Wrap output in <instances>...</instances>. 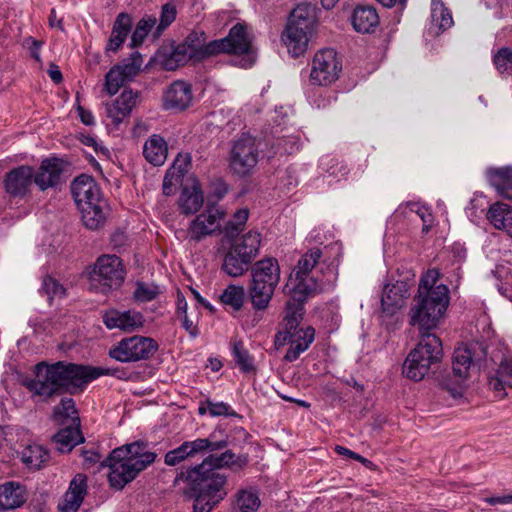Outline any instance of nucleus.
I'll return each instance as SVG.
<instances>
[{"label":"nucleus","mask_w":512,"mask_h":512,"mask_svg":"<svg viewBox=\"0 0 512 512\" xmlns=\"http://www.w3.org/2000/svg\"><path fill=\"white\" fill-rule=\"evenodd\" d=\"M322 256L318 248L308 250L299 260L293 270L295 278L291 275L284 287V293L289 296L285 305L284 318L281 329L276 333L274 344L277 348L289 344L284 359L288 362L296 361L305 352L315 339V329L311 326L300 328L305 313V303L317 290V282L309 273L316 266Z\"/></svg>","instance_id":"obj_1"},{"label":"nucleus","mask_w":512,"mask_h":512,"mask_svg":"<svg viewBox=\"0 0 512 512\" xmlns=\"http://www.w3.org/2000/svg\"><path fill=\"white\" fill-rule=\"evenodd\" d=\"M35 377L23 382L24 386L43 400L62 392L76 394L84 390L82 365L58 361L53 364L40 362L35 366Z\"/></svg>","instance_id":"obj_2"},{"label":"nucleus","mask_w":512,"mask_h":512,"mask_svg":"<svg viewBox=\"0 0 512 512\" xmlns=\"http://www.w3.org/2000/svg\"><path fill=\"white\" fill-rule=\"evenodd\" d=\"M440 272L429 269L420 280L415 304L410 309V324L420 330H433L449 305V289L444 284L437 285Z\"/></svg>","instance_id":"obj_3"},{"label":"nucleus","mask_w":512,"mask_h":512,"mask_svg":"<svg viewBox=\"0 0 512 512\" xmlns=\"http://www.w3.org/2000/svg\"><path fill=\"white\" fill-rule=\"evenodd\" d=\"M156 457L157 454L149 451L145 442L136 441L115 448L102 463V466L109 467L110 485L120 490L151 465Z\"/></svg>","instance_id":"obj_4"},{"label":"nucleus","mask_w":512,"mask_h":512,"mask_svg":"<svg viewBox=\"0 0 512 512\" xmlns=\"http://www.w3.org/2000/svg\"><path fill=\"white\" fill-rule=\"evenodd\" d=\"M251 282L248 294L256 310L268 307L280 281V266L276 258L268 257L254 263L251 267Z\"/></svg>","instance_id":"obj_5"},{"label":"nucleus","mask_w":512,"mask_h":512,"mask_svg":"<svg viewBox=\"0 0 512 512\" xmlns=\"http://www.w3.org/2000/svg\"><path fill=\"white\" fill-rule=\"evenodd\" d=\"M180 481L189 483L194 492L208 495V497H212L216 501H221L228 495L226 489L227 475L211 468L209 465L202 468V462L181 470L175 478V482Z\"/></svg>","instance_id":"obj_6"},{"label":"nucleus","mask_w":512,"mask_h":512,"mask_svg":"<svg viewBox=\"0 0 512 512\" xmlns=\"http://www.w3.org/2000/svg\"><path fill=\"white\" fill-rule=\"evenodd\" d=\"M487 356V347L479 342L459 346L454 350L452 373L454 380H443L442 385L454 397L461 394L462 384L468 377L471 366L480 363Z\"/></svg>","instance_id":"obj_7"},{"label":"nucleus","mask_w":512,"mask_h":512,"mask_svg":"<svg viewBox=\"0 0 512 512\" xmlns=\"http://www.w3.org/2000/svg\"><path fill=\"white\" fill-rule=\"evenodd\" d=\"M88 275L90 289L107 294L122 285L126 270L121 259L116 255H102L97 258Z\"/></svg>","instance_id":"obj_8"},{"label":"nucleus","mask_w":512,"mask_h":512,"mask_svg":"<svg viewBox=\"0 0 512 512\" xmlns=\"http://www.w3.org/2000/svg\"><path fill=\"white\" fill-rule=\"evenodd\" d=\"M158 343L145 336L134 335L121 339L109 350V356L122 363L150 359L158 350Z\"/></svg>","instance_id":"obj_9"},{"label":"nucleus","mask_w":512,"mask_h":512,"mask_svg":"<svg viewBox=\"0 0 512 512\" xmlns=\"http://www.w3.org/2000/svg\"><path fill=\"white\" fill-rule=\"evenodd\" d=\"M259 155L256 139L242 134L232 143L228 159L229 167L237 176H249L259 161Z\"/></svg>","instance_id":"obj_10"},{"label":"nucleus","mask_w":512,"mask_h":512,"mask_svg":"<svg viewBox=\"0 0 512 512\" xmlns=\"http://www.w3.org/2000/svg\"><path fill=\"white\" fill-rule=\"evenodd\" d=\"M342 71V63L332 48L321 49L312 60L309 82L314 86H328L334 83Z\"/></svg>","instance_id":"obj_11"},{"label":"nucleus","mask_w":512,"mask_h":512,"mask_svg":"<svg viewBox=\"0 0 512 512\" xmlns=\"http://www.w3.org/2000/svg\"><path fill=\"white\" fill-rule=\"evenodd\" d=\"M227 445L228 441L226 439L214 440L212 436L184 441L180 446L165 454L164 462L168 466H176L196 455L223 450Z\"/></svg>","instance_id":"obj_12"},{"label":"nucleus","mask_w":512,"mask_h":512,"mask_svg":"<svg viewBox=\"0 0 512 512\" xmlns=\"http://www.w3.org/2000/svg\"><path fill=\"white\" fill-rule=\"evenodd\" d=\"M224 213L214 205H208L207 209L198 215L189 225L187 237L190 241L200 242L205 237L217 232L220 228V219Z\"/></svg>","instance_id":"obj_13"},{"label":"nucleus","mask_w":512,"mask_h":512,"mask_svg":"<svg viewBox=\"0 0 512 512\" xmlns=\"http://www.w3.org/2000/svg\"><path fill=\"white\" fill-rule=\"evenodd\" d=\"M35 182L32 167L22 165L9 171L4 179L5 191L12 197H24Z\"/></svg>","instance_id":"obj_14"},{"label":"nucleus","mask_w":512,"mask_h":512,"mask_svg":"<svg viewBox=\"0 0 512 512\" xmlns=\"http://www.w3.org/2000/svg\"><path fill=\"white\" fill-rule=\"evenodd\" d=\"M217 52L219 53H233V54H245L249 51L251 41L247 34V27L244 24L237 23L234 25L229 34L216 40Z\"/></svg>","instance_id":"obj_15"},{"label":"nucleus","mask_w":512,"mask_h":512,"mask_svg":"<svg viewBox=\"0 0 512 512\" xmlns=\"http://www.w3.org/2000/svg\"><path fill=\"white\" fill-rule=\"evenodd\" d=\"M249 462L247 454H235L232 450L226 449L221 453L217 451L210 454L202 460V468L210 466L213 469L221 471V469H229L232 472L243 470Z\"/></svg>","instance_id":"obj_16"},{"label":"nucleus","mask_w":512,"mask_h":512,"mask_svg":"<svg viewBox=\"0 0 512 512\" xmlns=\"http://www.w3.org/2000/svg\"><path fill=\"white\" fill-rule=\"evenodd\" d=\"M65 166L66 163L60 158L44 159L37 173H34L35 184L42 191L57 186L61 182Z\"/></svg>","instance_id":"obj_17"},{"label":"nucleus","mask_w":512,"mask_h":512,"mask_svg":"<svg viewBox=\"0 0 512 512\" xmlns=\"http://www.w3.org/2000/svg\"><path fill=\"white\" fill-rule=\"evenodd\" d=\"M73 198L79 208L102 201L100 189L91 176L82 174L71 184Z\"/></svg>","instance_id":"obj_18"},{"label":"nucleus","mask_w":512,"mask_h":512,"mask_svg":"<svg viewBox=\"0 0 512 512\" xmlns=\"http://www.w3.org/2000/svg\"><path fill=\"white\" fill-rule=\"evenodd\" d=\"M87 493V476L78 473L69 484V488L58 504L61 512H77Z\"/></svg>","instance_id":"obj_19"},{"label":"nucleus","mask_w":512,"mask_h":512,"mask_svg":"<svg viewBox=\"0 0 512 512\" xmlns=\"http://www.w3.org/2000/svg\"><path fill=\"white\" fill-rule=\"evenodd\" d=\"M182 44L191 54L194 62L218 54L216 40L207 42V36L203 31H192Z\"/></svg>","instance_id":"obj_20"},{"label":"nucleus","mask_w":512,"mask_h":512,"mask_svg":"<svg viewBox=\"0 0 512 512\" xmlns=\"http://www.w3.org/2000/svg\"><path fill=\"white\" fill-rule=\"evenodd\" d=\"M138 93L131 89H125L112 103L106 104L107 117L118 126L123 120L129 117L132 109L136 106Z\"/></svg>","instance_id":"obj_21"},{"label":"nucleus","mask_w":512,"mask_h":512,"mask_svg":"<svg viewBox=\"0 0 512 512\" xmlns=\"http://www.w3.org/2000/svg\"><path fill=\"white\" fill-rule=\"evenodd\" d=\"M103 322L108 329L118 328L132 332L143 326V316L139 312L110 310L104 313Z\"/></svg>","instance_id":"obj_22"},{"label":"nucleus","mask_w":512,"mask_h":512,"mask_svg":"<svg viewBox=\"0 0 512 512\" xmlns=\"http://www.w3.org/2000/svg\"><path fill=\"white\" fill-rule=\"evenodd\" d=\"M166 109L184 110L192 101L191 86L184 81L173 82L163 96Z\"/></svg>","instance_id":"obj_23"},{"label":"nucleus","mask_w":512,"mask_h":512,"mask_svg":"<svg viewBox=\"0 0 512 512\" xmlns=\"http://www.w3.org/2000/svg\"><path fill=\"white\" fill-rule=\"evenodd\" d=\"M421 337L417 346L412 351H419L421 358L427 359L429 364L437 365L443 356L442 342L431 330H420Z\"/></svg>","instance_id":"obj_24"},{"label":"nucleus","mask_w":512,"mask_h":512,"mask_svg":"<svg viewBox=\"0 0 512 512\" xmlns=\"http://www.w3.org/2000/svg\"><path fill=\"white\" fill-rule=\"evenodd\" d=\"M316 21V9L309 3L297 5L290 13L287 25L291 31L309 30L312 32Z\"/></svg>","instance_id":"obj_25"},{"label":"nucleus","mask_w":512,"mask_h":512,"mask_svg":"<svg viewBox=\"0 0 512 512\" xmlns=\"http://www.w3.org/2000/svg\"><path fill=\"white\" fill-rule=\"evenodd\" d=\"M352 25L357 32L371 33L379 25V16L372 6H357L352 14Z\"/></svg>","instance_id":"obj_26"},{"label":"nucleus","mask_w":512,"mask_h":512,"mask_svg":"<svg viewBox=\"0 0 512 512\" xmlns=\"http://www.w3.org/2000/svg\"><path fill=\"white\" fill-rule=\"evenodd\" d=\"M53 441L58 451L62 453L70 452L76 445L84 441V437L80 431V422L70 424L60 429L53 436Z\"/></svg>","instance_id":"obj_27"},{"label":"nucleus","mask_w":512,"mask_h":512,"mask_svg":"<svg viewBox=\"0 0 512 512\" xmlns=\"http://www.w3.org/2000/svg\"><path fill=\"white\" fill-rule=\"evenodd\" d=\"M168 154V146L165 139L157 134L151 135L143 147L145 159L154 166L165 163Z\"/></svg>","instance_id":"obj_28"},{"label":"nucleus","mask_w":512,"mask_h":512,"mask_svg":"<svg viewBox=\"0 0 512 512\" xmlns=\"http://www.w3.org/2000/svg\"><path fill=\"white\" fill-rule=\"evenodd\" d=\"M25 501V488L19 483L6 482L0 485V506L2 510L18 508Z\"/></svg>","instance_id":"obj_29"},{"label":"nucleus","mask_w":512,"mask_h":512,"mask_svg":"<svg viewBox=\"0 0 512 512\" xmlns=\"http://www.w3.org/2000/svg\"><path fill=\"white\" fill-rule=\"evenodd\" d=\"M84 226L90 230H98L106 223L107 206L104 200L79 208Z\"/></svg>","instance_id":"obj_30"},{"label":"nucleus","mask_w":512,"mask_h":512,"mask_svg":"<svg viewBox=\"0 0 512 512\" xmlns=\"http://www.w3.org/2000/svg\"><path fill=\"white\" fill-rule=\"evenodd\" d=\"M487 177L490 184L505 198L512 200V167L489 168Z\"/></svg>","instance_id":"obj_31"},{"label":"nucleus","mask_w":512,"mask_h":512,"mask_svg":"<svg viewBox=\"0 0 512 512\" xmlns=\"http://www.w3.org/2000/svg\"><path fill=\"white\" fill-rule=\"evenodd\" d=\"M131 28L132 17L127 13H120L114 21L106 50L116 52L126 40Z\"/></svg>","instance_id":"obj_32"},{"label":"nucleus","mask_w":512,"mask_h":512,"mask_svg":"<svg viewBox=\"0 0 512 512\" xmlns=\"http://www.w3.org/2000/svg\"><path fill=\"white\" fill-rule=\"evenodd\" d=\"M260 245L261 234L258 231L250 230L235 239L230 247L236 252H239V254L242 253V255L247 258L254 260L259 254Z\"/></svg>","instance_id":"obj_33"},{"label":"nucleus","mask_w":512,"mask_h":512,"mask_svg":"<svg viewBox=\"0 0 512 512\" xmlns=\"http://www.w3.org/2000/svg\"><path fill=\"white\" fill-rule=\"evenodd\" d=\"M419 351H411L403 364V374L414 381L422 380L433 367L427 359L421 358Z\"/></svg>","instance_id":"obj_34"},{"label":"nucleus","mask_w":512,"mask_h":512,"mask_svg":"<svg viewBox=\"0 0 512 512\" xmlns=\"http://www.w3.org/2000/svg\"><path fill=\"white\" fill-rule=\"evenodd\" d=\"M252 261L229 247L223 259L222 269L231 277H239L249 270Z\"/></svg>","instance_id":"obj_35"},{"label":"nucleus","mask_w":512,"mask_h":512,"mask_svg":"<svg viewBox=\"0 0 512 512\" xmlns=\"http://www.w3.org/2000/svg\"><path fill=\"white\" fill-rule=\"evenodd\" d=\"M310 33L309 30L291 31L290 26L286 25L282 40L293 57H298L307 50Z\"/></svg>","instance_id":"obj_36"},{"label":"nucleus","mask_w":512,"mask_h":512,"mask_svg":"<svg viewBox=\"0 0 512 512\" xmlns=\"http://www.w3.org/2000/svg\"><path fill=\"white\" fill-rule=\"evenodd\" d=\"M203 193L198 185L194 183L191 187H185L179 198V206L184 214L197 212L203 205Z\"/></svg>","instance_id":"obj_37"},{"label":"nucleus","mask_w":512,"mask_h":512,"mask_svg":"<svg viewBox=\"0 0 512 512\" xmlns=\"http://www.w3.org/2000/svg\"><path fill=\"white\" fill-rule=\"evenodd\" d=\"M404 298L402 287L400 285H386L381 296L383 312L388 315H393L404 305Z\"/></svg>","instance_id":"obj_38"},{"label":"nucleus","mask_w":512,"mask_h":512,"mask_svg":"<svg viewBox=\"0 0 512 512\" xmlns=\"http://www.w3.org/2000/svg\"><path fill=\"white\" fill-rule=\"evenodd\" d=\"M487 219L496 229L508 232L512 223V207L504 203H495L489 208Z\"/></svg>","instance_id":"obj_39"},{"label":"nucleus","mask_w":512,"mask_h":512,"mask_svg":"<svg viewBox=\"0 0 512 512\" xmlns=\"http://www.w3.org/2000/svg\"><path fill=\"white\" fill-rule=\"evenodd\" d=\"M452 14L441 0L431 1V28L443 32L453 25Z\"/></svg>","instance_id":"obj_40"},{"label":"nucleus","mask_w":512,"mask_h":512,"mask_svg":"<svg viewBox=\"0 0 512 512\" xmlns=\"http://www.w3.org/2000/svg\"><path fill=\"white\" fill-rule=\"evenodd\" d=\"M260 506V499L252 489L239 490L233 501V510L235 512H255Z\"/></svg>","instance_id":"obj_41"},{"label":"nucleus","mask_w":512,"mask_h":512,"mask_svg":"<svg viewBox=\"0 0 512 512\" xmlns=\"http://www.w3.org/2000/svg\"><path fill=\"white\" fill-rule=\"evenodd\" d=\"M48 459L49 452L37 444L29 445L21 452V460L29 469H40Z\"/></svg>","instance_id":"obj_42"},{"label":"nucleus","mask_w":512,"mask_h":512,"mask_svg":"<svg viewBox=\"0 0 512 512\" xmlns=\"http://www.w3.org/2000/svg\"><path fill=\"white\" fill-rule=\"evenodd\" d=\"M190 60L193 61L191 54H189L185 46L180 43L174 46L169 53L163 55L161 64L165 70L173 71L185 65Z\"/></svg>","instance_id":"obj_43"},{"label":"nucleus","mask_w":512,"mask_h":512,"mask_svg":"<svg viewBox=\"0 0 512 512\" xmlns=\"http://www.w3.org/2000/svg\"><path fill=\"white\" fill-rule=\"evenodd\" d=\"M489 386L501 392L505 386L512 388V358L501 361L496 375L489 380Z\"/></svg>","instance_id":"obj_44"},{"label":"nucleus","mask_w":512,"mask_h":512,"mask_svg":"<svg viewBox=\"0 0 512 512\" xmlns=\"http://www.w3.org/2000/svg\"><path fill=\"white\" fill-rule=\"evenodd\" d=\"M82 375L84 381V388L90 383L92 380L97 379L102 375L114 376L118 379H125L126 373L121 368H102V367H93L82 365Z\"/></svg>","instance_id":"obj_45"},{"label":"nucleus","mask_w":512,"mask_h":512,"mask_svg":"<svg viewBox=\"0 0 512 512\" xmlns=\"http://www.w3.org/2000/svg\"><path fill=\"white\" fill-rule=\"evenodd\" d=\"M233 356L237 366L244 373H251L255 371L254 359L249 351L244 347L242 341L234 343Z\"/></svg>","instance_id":"obj_46"},{"label":"nucleus","mask_w":512,"mask_h":512,"mask_svg":"<svg viewBox=\"0 0 512 512\" xmlns=\"http://www.w3.org/2000/svg\"><path fill=\"white\" fill-rule=\"evenodd\" d=\"M244 296L245 290L242 286L229 285L221 294L220 299L223 304L239 311L243 306Z\"/></svg>","instance_id":"obj_47"},{"label":"nucleus","mask_w":512,"mask_h":512,"mask_svg":"<svg viewBox=\"0 0 512 512\" xmlns=\"http://www.w3.org/2000/svg\"><path fill=\"white\" fill-rule=\"evenodd\" d=\"M156 22V17L147 15L137 23L131 36L132 47H138L143 43L150 30L156 25Z\"/></svg>","instance_id":"obj_48"},{"label":"nucleus","mask_w":512,"mask_h":512,"mask_svg":"<svg viewBox=\"0 0 512 512\" xmlns=\"http://www.w3.org/2000/svg\"><path fill=\"white\" fill-rule=\"evenodd\" d=\"M142 66V57L139 52H133L131 56L124 59L121 63L114 67H119L121 74L127 78L128 81L132 80L140 71Z\"/></svg>","instance_id":"obj_49"},{"label":"nucleus","mask_w":512,"mask_h":512,"mask_svg":"<svg viewBox=\"0 0 512 512\" xmlns=\"http://www.w3.org/2000/svg\"><path fill=\"white\" fill-rule=\"evenodd\" d=\"M249 217V210L242 208L237 210L233 219L230 220L224 228V234L227 238H234L242 230Z\"/></svg>","instance_id":"obj_50"},{"label":"nucleus","mask_w":512,"mask_h":512,"mask_svg":"<svg viewBox=\"0 0 512 512\" xmlns=\"http://www.w3.org/2000/svg\"><path fill=\"white\" fill-rule=\"evenodd\" d=\"M177 7L174 2H168L162 5L159 24L156 27L155 34L160 36L176 19Z\"/></svg>","instance_id":"obj_51"},{"label":"nucleus","mask_w":512,"mask_h":512,"mask_svg":"<svg viewBox=\"0 0 512 512\" xmlns=\"http://www.w3.org/2000/svg\"><path fill=\"white\" fill-rule=\"evenodd\" d=\"M55 415L71 420V424L80 422L78 413L75 407V401L72 398H63L61 402L55 406Z\"/></svg>","instance_id":"obj_52"},{"label":"nucleus","mask_w":512,"mask_h":512,"mask_svg":"<svg viewBox=\"0 0 512 512\" xmlns=\"http://www.w3.org/2000/svg\"><path fill=\"white\" fill-rule=\"evenodd\" d=\"M119 67H112L105 76V88L109 95H115L119 89L127 82Z\"/></svg>","instance_id":"obj_53"},{"label":"nucleus","mask_w":512,"mask_h":512,"mask_svg":"<svg viewBox=\"0 0 512 512\" xmlns=\"http://www.w3.org/2000/svg\"><path fill=\"white\" fill-rule=\"evenodd\" d=\"M407 208L419 216L423 222L422 232L427 233L433 224V215L429 208L417 202L408 203Z\"/></svg>","instance_id":"obj_54"},{"label":"nucleus","mask_w":512,"mask_h":512,"mask_svg":"<svg viewBox=\"0 0 512 512\" xmlns=\"http://www.w3.org/2000/svg\"><path fill=\"white\" fill-rule=\"evenodd\" d=\"M191 155L189 153H179L176 159L174 160V163L172 167L168 170L171 172H174V175L176 176V181L181 182V179L183 176L188 173L190 167H191Z\"/></svg>","instance_id":"obj_55"},{"label":"nucleus","mask_w":512,"mask_h":512,"mask_svg":"<svg viewBox=\"0 0 512 512\" xmlns=\"http://www.w3.org/2000/svg\"><path fill=\"white\" fill-rule=\"evenodd\" d=\"M159 294L158 287L145 283H138L134 291V297L139 302H148L157 297Z\"/></svg>","instance_id":"obj_56"},{"label":"nucleus","mask_w":512,"mask_h":512,"mask_svg":"<svg viewBox=\"0 0 512 512\" xmlns=\"http://www.w3.org/2000/svg\"><path fill=\"white\" fill-rule=\"evenodd\" d=\"M228 192V185L222 179H215L211 181L209 192H208V202L216 203L221 200Z\"/></svg>","instance_id":"obj_57"},{"label":"nucleus","mask_w":512,"mask_h":512,"mask_svg":"<svg viewBox=\"0 0 512 512\" xmlns=\"http://www.w3.org/2000/svg\"><path fill=\"white\" fill-rule=\"evenodd\" d=\"M219 502L220 501H216L215 499H212V497H208V495H203L200 492H195L193 512H211L212 509Z\"/></svg>","instance_id":"obj_58"},{"label":"nucleus","mask_w":512,"mask_h":512,"mask_svg":"<svg viewBox=\"0 0 512 512\" xmlns=\"http://www.w3.org/2000/svg\"><path fill=\"white\" fill-rule=\"evenodd\" d=\"M208 412L211 416H232L236 417L238 414L225 402H212L206 401Z\"/></svg>","instance_id":"obj_59"},{"label":"nucleus","mask_w":512,"mask_h":512,"mask_svg":"<svg viewBox=\"0 0 512 512\" xmlns=\"http://www.w3.org/2000/svg\"><path fill=\"white\" fill-rule=\"evenodd\" d=\"M42 291L47 295L49 300L55 296L61 297L65 294L64 287L50 276L44 277Z\"/></svg>","instance_id":"obj_60"},{"label":"nucleus","mask_w":512,"mask_h":512,"mask_svg":"<svg viewBox=\"0 0 512 512\" xmlns=\"http://www.w3.org/2000/svg\"><path fill=\"white\" fill-rule=\"evenodd\" d=\"M335 451L339 454V455H344V456H347L349 458H352L360 463H362L363 465H365L366 467H369L372 465V462L366 458H364L363 456L351 451L350 449L346 448V447H343V446H340V445H337L335 447Z\"/></svg>","instance_id":"obj_61"},{"label":"nucleus","mask_w":512,"mask_h":512,"mask_svg":"<svg viewBox=\"0 0 512 512\" xmlns=\"http://www.w3.org/2000/svg\"><path fill=\"white\" fill-rule=\"evenodd\" d=\"M178 183L174 172L167 171L162 184L163 193L167 196L171 195L173 193V187Z\"/></svg>","instance_id":"obj_62"},{"label":"nucleus","mask_w":512,"mask_h":512,"mask_svg":"<svg viewBox=\"0 0 512 512\" xmlns=\"http://www.w3.org/2000/svg\"><path fill=\"white\" fill-rule=\"evenodd\" d=\"M25 43L28 45L30 49L31 56L37 61L41 62L39 49L41 48L43 42L33 39L32 37H28L25 39Z\"/></svg>","instance_id":"obj_63"},{"label":"nucleus","mask_w":512,"mask_h":512,"mask_svg":"<svg viewBox=\"0 0 512 512\" xmlns=\"http://www.w3.org/2000/svg\"><path fill=\"white\" fill-rule=\"evenodd\" d=\"M77 112L83 124L90 126L94 124V117L90 111L85 110L83 107L78 106Z\"/></svg>","instance_id":"obj_64"}]
</instances>
